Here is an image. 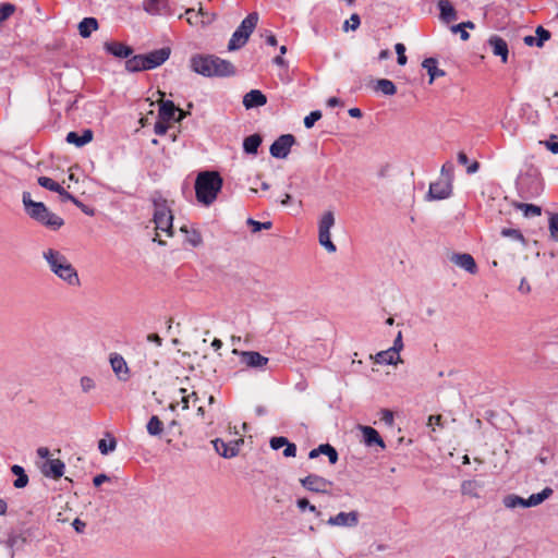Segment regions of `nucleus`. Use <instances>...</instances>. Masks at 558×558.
<instances>
[{"label":"nucleus","instance_id":"f257e3e1","mask_svg":"<svg viewBox=\"0 0 558 558\" xmlns=\"http://www.w3.org/2000/svg\"><path fill=\"white\" fill-rule=\"evenodd\" d=\"M49 270L69 287H81V279L77 270L71 264L69 258L59 250L49 247L41 254Z\"/></svg>","mask_w":558,"mask_h":558},{"label":"nucleus","instance_id":"f03ea898","mask_svg":"<svg viewBox=\"0 0 558 558\" xmlns=\"http://www.w3.org/2000/svg\"><path fill=\"white\" fill-rule=\"evenodd\" d=\"M193 72L206 76H230L235 72L234 65L225 59L213 54H196L190 60Z\"/></svg>","mask_w":558,"mask_h":558},{"label":"nucleus","instance_id":"7ed1b4c3","mask_svg":"<svg viewBox=\"0 0 558 558\" xmlns=\"http://www.w3.org/2000/svg\"><path fill=\"white\" fill-rule=\"evenodd\" d=\"M22 202L26 214L38 223L51 230H58L63 226V219L51 213L43 202L33 201L29 192H23Z\"/></svg>","mask_w":558,"mask_h":558},{"label":"nucleus","instance_id":"20e7f679","mask_svg":"<svg viewBox=\"0 0 558 558\" xmlns=\"http://www.w3.org/2000/svg\"><path fill=\"white\" fill-rule=\"evenodd\" d=\"M222 187V179L218 172H201L195 181V194L199 203L209 206L213 204Z\"/></svg>","mask_w":558,"mask_h":558},{"label":"nucleus","instance_id":"39448f33","mask_svg":"<svg viewBox=\"0 0 558 558\" xmlns=\"http://www.w3.org/2000/svg\"><path fill=\"white\" fill-rule=\"evenodd\" d=\"M151 203L154 207L153 220L156 230L165 232L168 236L173 234V216L167 199L158 192L151 195Z\"/></svg>","mask_w":558,"mask_h":558},{"label":"nucleus","instance_id":"423d86ee","mask_svg":"<svg viewBox=\"0 0 558 558\" xmlns=\"http://www.w3.org/2000/svg\"><path fill=\"white\" fill-rule=\"evenodd\" d=\"M258 14L256 12H252L241 22L228 43L229 51L239 50L247 43L251 34L258 23Z\"/></svg>","mask_w":558,"mask_h":558},{"label":"nucleus","instance_id":"0eeeda50","mask_svg":"<svg viewBox=\"0 0 558 558\" xmlns=\"http://www.w3.org/2000/svg\"><path fill=\"white\" fill-rule=\"evenodd\" d=\"M550 487H545L537 494H532L529 498H523L518 495L511 494L504 498V505L508 509H514L517 507L531 508L541 505L543 501L548 499L553 495Z\"/></svg>","mask_w":558,"mask_h":558},{"label":"nucleus","instance_id":"6e6552de","mask_svg":"<svg viewBox=\"0 0 558 558\" xmlns=\"http://www.w3.org/2000/svg\"><path fill=\"white\" fill-rule=\"evenodd\" d=\"M335 226V215L331 210L325 211L318 222V241L319 244L328 252L335 253L336 245L331 241L330 230Z\"/></svg>","mask_w":558,"mask_h":558},{"label":"nucleus","instance_id":"1a4fd4ad","mask_svg":"<svg viewBox=\"0 0 558 558\" xmlns=\"http://www.w3.org/2000/svg\"><path fill=\"white\" fill-rule=\"evenodd\" d=\"M302 486L313 493L330 495L332 482L317 474H310L301 478Z\"/></svg>","mask_w":558,"mask_h":558},{"label":"nucleus","instance_id":"9d476101","mask_svg":"<svg viewBox=\"0 0 558 558\" xmlns=\"http://www.w3.org/2000/svg\"><path fill=\"white\" fill-rule=\"evenodd\" d=\"M295 143L292 134L280 135L270 146V155L275 158L284 159L288 157L291 147Z\"/></svg>","mask_w":558,"mask_h":558},{"label":"nucleus","instance_id":"9b49d317","mask_svg":"<svg viewBox=\"0 0 558 558\" xmlns=\"http://www.w3.org/2000/svg\"><path fill=\"white\" fill-rule=\"evenodd\" d=\"M233 354L241 357V363L250 368L264 369L268 364V357L262 355L256 351H239L233 349Z\"/></svg>","mask_w":558,"mask_h":558},{"label":"nucleus","instance_id":"f8f14e48","mask_svg":"<svg viewBox=\"0 0 558 558\" xmlns=\"http://www.w3.org/2000/svg\"><path fill=\"white\" fill-rule=\"evenodd\" d=\"M241 444H243L242 439L231 441V442H226L221 438H216L215 440H213V445H214L216 452L219 456L227 458V459L238 456V453L240 451Z\"/></svg>","mask_w":558,"mask_h":558},{"label":"nucleus","instance_id":"ddd939ff","mask_svg":"<svg viewBox=\"0 0 558 558\" xmlns=\"http://www.w3.org/2000/svg\"><path fill=\"white\" fill-rule=\"evenodd\" d=\"M452 193V183L449 180H437L436 182L430 183L428 190V198L429 199H445L448 198Z\"/></svg>","mask_w":558,"mask_h":558},{"label":"nucleus","instance_id":"4468645a","mask_svg":"<svg viewBox=\"0 0 558 558\" xmlns=\"http://www.w3.org/2000/svg\"><path fill=\"white\" fill-rule=\"evenodd\" d=\"M327 524L330 526H342V527H354L359 524V512H339L336 515L330 517L327 520Z\"/></svg>","mask_w":558,"mask_h":558},{"label":"nucleus","instance_id":"2eb2a0df","mask_svg":"<svg viewBox=\"0 0 558 558\" xmlns=\"http://www.w3.org/2000/svg\"><path fill=\"white\" fill-rule=\"evenodd\" d=\"M171 50L169 47H162L160 49L150 51L144 56L145 64L147 70H153L155 68L163 64L170 57Z\"/></svg>","mask_w":558,"mask_h":558},{"label":"nucleus","instance_id":"dca6fc26","mask_svg":"<svg viewBox=\"0 0 558 558\" xmlns=\"http://www.w3.org/2000/svg\"><path fill=\"white\" fill-rule=\"evenodd\" d=\"M109 362L111 365V368L116 376L122 380L126 381L130 378V368L126 364V361L124 357L119 353H111L109 357Z\"/></svg>","mask_w":558,"mask_h":558},{"label":"nucleus","instance_id":"f3484780","mask_svg":"<svg viewBox=\"0 0 558 558\" xmlns=\"http://www.w3.org/2000/svg\"><path fill=\"white\" fill-rule=\"evenodd\" d=\"M451 262L456 266L468 271L469 274L474 275L477 271V266H476L475 259L473 258V256L471 254H468V253L453 254L451 257Z\"/></svg>","mask_w":558,"mask_h":558},{"label":"nucleus","instance_id":"a211bd4d","mask_svg":"<svg viewBox=\"0 0 558 558\" xmlns=\"http://www.w3.org/2000/svg\"><path fill=\"white\" fill-rule=\"evenodd\" d=\"M267 97L258 89H252L243 97V106L246 109L262 107L266 105Z\"/></svg>","mask_w":558,"mask_h":558},{"label":"nucleus","instance_id":"6ab92c4d","mask_svg":"<svg viewBox=\"0 0 558 558\" xmlns=\"http://www.w3.org/2000/svg\"><path fill=\"white\" fill-rule=\"evenodd\" d=\"M104 48L108 53L117 58H129L133 52L131 47L118 41H107Z\"/></svg>","mask_w":558,"mask_h":558},{"label":"nucleus","instance_id":"aec40b11","mask_svg":"<svg viewBox=\"0 0 558 558\" xmlns=\"http://www.w3.org/2000/svg\"><path fill=\"white\" fill-rule=\"evenodd\" d=\"M179 111L178 121L185 117V113L179 110L171 100L163 101L159 108V118L162 121H171L175 117V112Z\"/></svg>","mask_w":558,"mask_h":558},{"label":"nucleus","instance_id":"412c9836","mask_svg":"<svg viewBox=\"0 0 558 558\" xmlns=\"http://www.w3.org/2000/svg\"><path fill=\"white\" fill-rule=\"evenodd\" d=\"M65 465L60 459H51L46 462L43 473L52 478H59L64 473Z\"/></svg>","mask_w":558,"mask_h":558},{"label":"nucleus","instance_id":"4be33fe9","mask_svg":"<svg viewBox=\"0 0 558 558\" xmlns=\"http://www.w3.org/2000/svg\"><path fill=\"white\" fill-rule=\"evenodd\" d=\"M319 454H325L328 457L329 459V462L331 464H335L337 463L338 461V452L337 450L330 446L329 444H322L319 445L317 448H314L310 451L308 453V458L310 459H315L317 458Z\"/></svg>","mask_w":558,"mask_h":558},{"label":"nucleus","instance_id":"5701e85b","mask_svg":"<svg viewBox=\"0 0 558 558\" xmlns=\"http://www.w3.org/2000/svg\"><path fill=\"white\" fill-rule=\"evenodd\" d=\"M488 44L493 49V53L495 56H499L504 63L508 60V45L507 43L499 36H492L488 39Z\"/></svg>","mask_w":558,"mask_h":558},{"label":"nucleus","instance_id":"b1692460","mask_svg":"<svg viewBox=\"0 0 558 558\" xmlns=\"http://www.w3.org/2000/svg\"><path fill=\"white\" fill-rule=\"evenodd\" d=\"M65 140L69 144H73L76 147H82L92 142L93 131L86 129L82 134H78L77 132H69Z\"/></svg>","mask_w":558,"mask_h":558},{"label":"nucleus","instance_id":"393cba45","mask_svg":"<svg viewBox=\"0 0 558 558\" xmlns=\"http://www.w3.org/2000/svg\"><path fill=\"white\" fill-rule=\"evenodd\" d=\"M360 429L363 434L366 446L378 445L381 448H385V442L375 428L371 426H360Z\"/></svg>","mask_w":558,"mask_h":558},{"label":"nucleus","instance_id":"a878e982","mask_svg":"<svg viewBox=\"0 0 558 558\" xmlns=\"http://www.w3.org/2000/svg\"><path fill=\"white\" fill-rule=\"evenodd\" d=\"M376 363L384 365H393L401 361L400 354L396 352V350L387 349L385 351H380L376 354L375 357Z\"/></svg>","mask_w":558,"mask_h":558},{"label":"nucleus","instance_id":"bb28decb","mask_svg":"<svg viewBox=\"0 0 558 558\" xmlns=\"http://www.w3.org/2000/svg\"><path fill=\"white\" fill-rule=\"evenodd\" d=\"M422 66L427 71L429 75V84H432L435 81V78L445 75V71L438 69L437 60L434 58H426L423 61Z\"/></svg>","mask_w":558,"mask_h":558},{"label":"nucleus","instance_id":"cd10ccee","mask_svg":"<svg viewBox=\"0 0 558 558\" xmlns=\"http://www.w3.org/2000/svg\"><path fill=\"white\" fill-rule=\"evenodd\" d=\"M26 543V537L23 534L11 533L9 534L5 546L10 549L11 557L14 556L16 549H21Z\"/></svg>","mask_w":558,"mask_h":558},{"label":"nucleus","instance_id":"c85d7f7f","mask_svg":"<svg viewBox=\"0 0 558 558\" xmlns=\"http://www.w3.org/2000/svg\"><path fill=\"white\" fill-rule=\"evenodd\" d=\"M98 28V22L95 17H84L78 24V33L83 38H87Z\"/></svg>","mask_w":558,"mask_h":558},{"label":"nucleus","instance_id":"c756f323","mask_svg":"<svg viewBox=\"0 0 558 558\" xmlns=\"http://www.w3.org/2000/svg\"><path fill=\"white\" fill-rule=\"evenodd\" d=\"M438 8L440 10V17L445 22H450L457 19V13L449 0H439Z\"/></svg>","mask_w":558,"mask_h":558},{"label":"nucleus","instance_id":"7c9ffc66","mask_svg":"<svg viewBox=\"0 0 558 558\" xmlns=\"http://www.w3.org/2000/svg\"><path fill=\"white\" fill-rule=\"evenodd\" d=\"M262 144V137L259 134H253L244 138L243 141V149L246 154L255 155L257 154L258 147Z\"/></svg>","mask_w":558,"mask_h":558},{"label":"nucleus","instance_id":"2f4dec72","mask_svg":"<svg viewBox=\"0 0 558 558\" xmlns=\"http://www.w3.org/2000/svg\"><path fill=\"white\" fill-rule=\"evenodd\" d=\"M125 69L132 73L146 71L147 69H146L144 56L136 54V56H133L132 58H129L125 62Z\"/></svg>","mask_w":558,"mask_h":558},{"label":"nucleus","instance_id":"473e14b6","mask_svg":"<svg viewBox=\"0 0 558 558\" xmlns=\"http://www.w3.org/2000/svg\"><path fill=\"white\" fill-rule=\"evenodd\" d=\"M11 472L16 476L13 485L15 488H24L28 484V476L25 473L23 466L14 464L11 468Z\"/></svg>","mask_w":558,"mask_h":558},{"label":"nucleus","instance_id":"72a5a7b5","mask_svg":"<svg viewBox=\"0 0 558 558\" xmlns=\"http://www.w3.org/2000/svg\"><path fill=\"white\" fill-rule=\"evenodd\" d=\"M375 89L383 93L386 96H392L397 92L395 83L387 78H380L376 81Z\"/></svg>","mask_w":558,"mask_h":558},{"label":"nucleus","instance_id":"f704fd0d","mask_svg":"<svg viewBox=\"0 0 558 558\" xmlns=\"http://www.w3.org/2000/svg\"><path fill=\"white\" fill-rule=\"evenodd\" d=\"M146 429L150 436H160L163 430V423L157 415H153L147 422Z\"/></svg>","mask_w":558,"mask_h":558},{"label":"nucleus","instance_id":"c9c22d12","mask_svg":"<svg viewBox=\"0 0 558 558\" xmlns=\"http://www.w3.org/2000/svg\"><path fill=\"white\" fill-rule=\"evenodd\" d=\"M144 10L153 15L163 14L165 13V4L161 0H145Z\"/></svg>","mask_w":558,"mask_h":558},{"label":"nucleus","instance_id":"e433bc0d","mask_svg":"<svg viewBox=\"0 0 558 558\" xmlns=\"http://www.w3.org/2000/svg\"><path fill=\"white\" fill-rule=\"evenodd\" d=\"M515 207L523 213L524 217H535L542 214V208L537 205L519 203Z\"/></svg>","mask_w":558,"mask_h":558},{"label":"nucleus","instance_id":"4c0bfd02","mask_svg":"<svg viewBox=\"0 0 558 558\" xmlns=\"http://www.w3.org/2000/svg\"><path fill=\"white\" fill-rule=\"evenodd\" d=\"M457 159L460 165L466 166V172L469 174H473L480 169V163L477 161L470 163L468 156L463 151L458 153Z\"/></svg>","mask_w":558,"mask_h":558},{"label":"nucleus","instance_id":"58836bf2","mask_svg":"<svg viewBox=\"0 0 558 558\" xmlns=\"http://www.w3.org/2000/svg\"><path fill=\"white\" fill-rule=\"evenodd\" d=\"M480 485L476 481H464L461 485V492L463 495L471 497H478Z\"/></svg>","mask_w":558,"mask_h":558},{"label":"nucleus","instance_id":"ea45409f","mask_svg":"<svg viewBox=\"0 0 558 558\" xmlns=\"http://www.w3.org/2000/svg\"><path fill=\"white\" fill-rule=\"evenodd\" d=\"M181 231L186 233V241L192 246L196 247L202 244L203 240H202V235L198 231H196V230L189 231L186 227H182Z\"/></svg>","mask_w":558,"mask_h":558},{"label":"nucleus","instance_id":"a19ab883","mask_svg":"<svg viewBox=\"0 0 558 558\" xmlns=\"http://www.w3.org/2000/svg\"><path fill=\"white\" fill-rule=\"evenodd\" d=\"M37 182L41 187L47 189L51 192H56V193L61 187V185L58 182L53 181L52 179H50L48 177H39Z\"/></svg>","mask_w":558,"mask_h":558},{"label":"nucleus","instance_id":"79ce46f5","mask_svg":"<svg viewBox=\"0 0 558 558\" xmlns=\"http://www.w3.org/2000/svg\"><path fill=\"white\" fill-rule=\"evenodd\" d=\"M117 441L114 438H110L109 440L100 439L98 442V449L102 454H108L116 450Z\"/></svg>","mask_w":558,"mask_h":558},{"label":"nucleus","instance_id":"37998d69","mask_svg":"<svg viewBox=\"0 0 558 558\" xmlns=\"http://www.w3.org/2000/svg\"><path fill=\"white\" fill-rule=\"evenodd\" d=\"M549 232L550 238L558 242V214L550 213L549 214Z\"/></svg>","mask_w":558,"mask_h":558},{"label":"nucleus","instance_id":"c03bdc74","mask_svg":"<svg viewBox=\"0 0 558 558\" xmlns=\"http://www.w3.org/2000/svg\"><path fill=\"white\" fill-rule=\"evenodd\" d=\"M15 12V5L12 3L0 4V24L7 21Z\"/></svg>","mask_w":558,"mask_h":558},{"label":"nucleus","instance_id":"a18cd8bd","mask_svg":"<svg viewBox=\"0 0 558 558\" xmlns=\"http://www.w3.org/2000/svg\"><path fill=\"white\" fill-rule=\"evenodd\" d=\"M535 34H536L535 46H537V47H543L544 43L550 38V32L545 29L543 26H537Z\"/></svg>","mask_w":558,"mask_h":558},{"label":"nucleus","instance_id":"49530a36","mask_svg":"<svg viewBox=\"0 0 558 558\" xmlns=\"http://www.w3.org/2000/svg\"><path fill=\"white\" fill-rule=\"evenodd\" d=\"M501 235L525 244V239L523 234L517 229L505 228L501 230Z\"/></svg>","mask_w":558,"mask_h":558},{"label":"nucleus","instance_id":"de8ad7c7","mask_svg":"<svg viewBox=\"0 0 558 558\" xmlns=\"http://www.w3.org/2000/svg\"><path fill=\"white\" fill-rule=\"evenodd\" d=\"M440 180H449L452 183L453 180V165L447 161L442 165L440 170Z\"/></svg>","mask_w":558,"mask_h":558},{"label":"nucleus","instance_id":"09e8293b","mask_svg":"<svg viewBox=\"0 0 558 558\" xmlns=\"http://www.w3.org/2000/svg\"><path fill=\"white\" fill-rule=\"evenodd\" d=\"M80 386L83 392L87 393L95 389L96 383L89 376H82L80 379Z\"/></svg>","mask_w":558,"mask_h":558},{"label":"nucleus","instance_id":"8fccbe9b","mask_svg":"<svg viewBox=\"0 0 558 558\" xmlns=\"http://www.w3.org/2000/svg\"><path fill=\"white\" fill-rule=\"evenodd\" d=\"M361 24V20H360V16L354 13L351 15V17L349 20H347L343 24V31L344 32H348L349 29L351 31H355L359 28Z\"/></svg>","mask_w":558,"mask_h":558},{"label":"nucleus","instance_id":"3c124183","mask_svg":"<svg viewBox=\"0 0 558 558\" xmlns=\"http://www.w3.org/2000/svg\"><path fill=\"white\" fill-rule=\"evenodd\" d=\"M247 225L252 227L253 232H258L263 229L268 230L271 228V221L259 222L252 218L247 219Z\"/></svg>","mask_w":558,"mask_h":558},{"label":"nucleus","instance_id":"603ef678","mask_svg":"<svg viewBox=\"0 0 558 558\" xmlns=\"http://www.w3.org/2000/svg\"><path fill=\"white\" fill-rule=\"evenodd\" d=\"M322 118V112L319 110L312 111L304 118V125L306 129H311L314 126L315 122Z\"/></svg>","mask_w":558,"mask_h":558},{"label":"nucleus","instance_id":"864d4df0","mask_svg":"<svg viewBox=\"0 0 558 558\" xmlns=\"http://www.w3.org/2000/svg\"><path fill=\"white\" fill-rule=\"evenodd\" d=\"M180 392L182 393L181 402L183 404V409H189V402L193 400V402H196L198 400V397L195 391H192L190 395H185L186 389L181 388Z\"/></svg>","mask_w":558,"mask_h":558},{"label":"nucleus","instance_id":"5fc2aeb1","mask_svg":"<svg viewBox=\"0 0 558 558\" xmlns=\"http://www.w3.org/2000/svg\"><path fill=\"white\" fill-rule=\"evenodd\" d=\"M395 49H396V52L398 56V59H397L398 63L400 65H405L407 61H408L407 56H405V46L401 43H398V44H396Z\"/></svg>","mask_w":558,"mask_h":558},{"label":"nucleus","instance_id":"6e6d98bb","mask_svg":"<svg viewBox=\"0 0 558 558\" xmlns=\"http://www.w3.org/2000/svg\"><path fill=\"white\" fill-rule=\"evenodd\" d=\"M296 506L301 511L310 510L313 513H316L317 515L319 512L317 511L316 507L314 505H311L310 501L306 498H300L296 501Z\"/></svg>","mask_w":558,"mask_h":558},{"label":"nucleus","instance_id":"4d7b16f0","mask_svg":"<svg viewBox=\"0 0 558 558\" xmlns=\"http://www.w3.org/2000/svg\"><path fill=\"white\" fill-rule=\"evenodd\" d=\"M57 193L60 195V197H61V199H62L63 202H65V201H70V202H72L75 206H81V202H80L77 198H75L72 194H70L69 192H66L62 186L60 187V190H59Z\"/></svg>","mask_w":558,"mask_h":558},{"label":"nucleus","instance_id":"13d9d810","mask_svg":"<svg viewBox=\"0 0 558 558\" xmlns=\"http://www.w3.org/2000/svg\"><path fill=\"white\" fill-rule=\"evenodd\" d=\"M287 444H288V439L286 437H282V436H280V437H272L270 439V447L274 450H278V449L284 447V445H287Z\"/></svg>","mask_w":558,"mask_h":558},{"label":"nucleus","instance_id":"bf43d9fd","mask_svg":"<svg viewBox=\"0 0 558 558\" xmlns=\"http://www.w3.org/2000/svg\"><path fill=\"white\" fill-rule=\"evenodd\" d=\"M296 454V446L292 442H289L284 445L283 456L286 458H292Z\"/></svg>","mask_w":558,"mask_h":558},{"label":"nucleus","instance_id":"052dcab7","mask_svg":"<svg viewBox=\"0 0 558 558\" xmlns=\"http://www.w3.org/2000/svg\"><path fill=\"white\" fill-rule=\"evenodd\" d=\"M262 37L265 39V43L269 46H276L277 39L276 36L270 31H265L262 34Z\"/></svg>","mask_w":558,"mask_h":558},{"label":"nucleus","instance_id":"680f3d73","mask_svg":"<svg viewBox=\"0 0 558 558\" xmlns=\"http://www.w3.org/2000/svg\"><path fill=\"white\" fill-rule=\"evenodd\" d=\"M167 121H159L156 122L154 125L155 133L157 135H163L168 131V125L166 124Z\"/></svg>","mask_w":558,"mask_h":558},{"label":"nucleus","instance_id":"e2e57ef3","mask_svg":"<svg viewBox=\"0 0 558 558\" xmlns=\"http://www.w3.org/2000/svg\"><path fill=\"white\" fill-rule=\"evenodd\" d=\"M392 350H396V352L399 354L400 351L403 349V341H402V332L399 331L395 341H393V345L390 348Z\"/></svg>","mask_w":558,"mask_h":558},{"label":"nucleus","instance_id":"0e129e2a","mask_svg":"<svg viewBox=\"0 0 558 558\" xmlns=\"http://www.w3.org/2000/svg\"><path fill=\"white\" fill-rule=\"evenodd\" d=\"M556 138L555 135H551L549 141H546L544 144L548 150H550L553 154H558V142L553 141Z\"/></svg>","mask_w":558,"mask_h":558},{"label":"nucleus","instance_id":"69168bd1","mask_svg":"<svg viewBox=\"0 0 558 558\" xmlns=\"http://www.w3.org/2000/svg\"><path fill=\"white\" fill-rule=\"evenodd\" d=\"M381 420L387 424V425H392L393 424V414L391 411L389 410H383L381 411Z\"/></svg>","mask_w":558,"mask_h":558},{"label":"nucleus","instance_id":"338daca9","mask_svg":"<svg viewBox=\"0 0 558 558\" xmlns=\"http://www.w3.org/2000/svg\"><path fill=\"white\" fill-rule=\"evenodd\" d=\"M462 27H464V28H474V23L471 22V21H468V22H463V23L453 25V26H451V32L457 34L458 31L461 29Z\"/></svg>","mask_w":558,"mask_h":558},{"label":"nucleus","instance_id":"774afa93","mask_svg":"<svg viewBox=\"0 0 558 558\" xmlns=\"http://www.w3.org/2000/svg\"><path fill=\"white\" fill-rule=\"evenodd\" d=\"M519 291L523 294H527L531 291V286L525 278H522L519 286Z\"/></svg>","mask_w":558,"mask_h":558}]
</instances>
